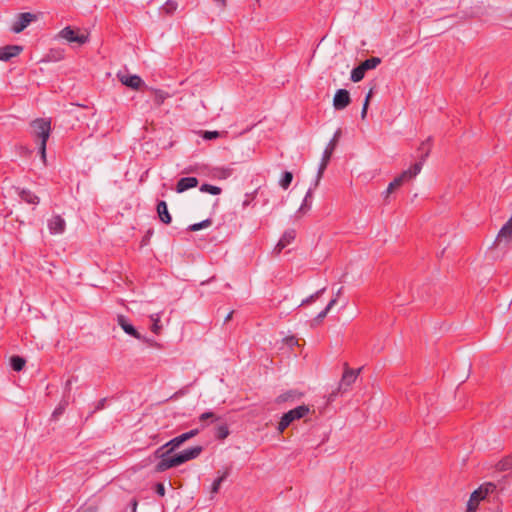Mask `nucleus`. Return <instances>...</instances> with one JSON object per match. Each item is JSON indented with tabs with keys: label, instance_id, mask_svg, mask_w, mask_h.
Segmentation results:
<instances>
[{
	"label": "nucleus",
	"instance_id": "obj_1",
	"mask_svg": "<svg viewBox=\"0 0 512 512\" xmlns=\"http://www.w3.org/2000/svg\"><path fill=\"white\" fill-rule=\"evenodd\" d=\"M496 491L497 487L494 483L486 482L473 491L469 501L476 503L478 506L481 501L492 503L494 506L493 512H502L501 506L498 503V495Z\"/></svg>",
	"mask_w": 512,
	"mask_h": 512
},
{
	"label": "nucleus",
	"instance_id": "obj_2",
	"mask_svg": "<svg viewBox=\"0 0 512 512\" xmlns=\"http://www.w3.org/2000/svg\"><path fill=\"white\" fill-rule=\"evenodd\" d=\"M428 156L429 149L422 156V159L420 161L414 163L408 170L403 171L392 182H390L385 191V197H388L390 193H392L396 188L400 187L404 183V181L410 180L414 178L416 175H418L422 169L423 163L425 162Z\"/></svg>",
	"mask_w": 512,
	"mask_h": 512
},
{
	"label": "nucleus",
	"instance_id": "obj_3",
	"mask_svg": "<svg viewBox=\"0 0 512 512\" xmlns=\"http://www.w3.org/2000/svg\"><path fill=\"white\" fill-rule=\"evenodd\" d=\"M33 135L40 143H47L51 133V119L37 118L31 122Z\"/></svg>",
	"mask_w": 512,
	"mask_h": 512
},
{
	"label": "nucleus",
	"instance_id": "obj_4",
	"mask_svg": "<svg viewBox=\"0 0 512 512\" xmlns=\"http://www.w3.org/2000/svg\"><path fill=\"white\" fill-rule=\"evenodd\" d=\"M57 36L65 39L68 43H76L78 46L87 43L89 40L88 33H82L79 28H72L71 26L64 27Z\"/></svg>",
	"mask_w": 512,
	"mask_h": 512
},
{
	"label": "nucleus",
	"instance_id": "obj_5",
	"mask_svg": "<svg viewBox=\"0 0 512 512\" xmlns=\"http://www.w3.org/2000/svg\"><path fill=\"white\" fill-rule=\"evenodd\" d=\"M38 16L31 12H23L16 15L11 26L12 32L19 34L26 29L32 22L36 21Z\"/></svg>",
	"mask_w": 512,
	"mask_h": 512
},
{
	"label": "nucleus",
	"instance_id": "obj_6",
	"mask_svg": "<svg viewBox=\"0 0 512 512\" xmlns=\"http://www.w3.org/2000/svg\"><path fill=\"white\" fill-rule=\"evenodd\" d=\"M344 372L342 375V378L338 385V391H346L349 386H351L352 383H354L357 379V376L359 372L361 371V368L355 370L351 369L348 366V363L344 364Z\"/></svg>",
	"mask_w": 512,
	"mask_h": 512
},
{
	"label": "nucleus",
	"instance_id": "obj_7",
	"mask_svg": "<svg viewBox=\"0 0 512 512\" xmlns=\"http://www.w3.org/2000/svg\"><path fill=\"white\" fill-rule=\"evenodd\" d=\"M180 465L182 464L180 463V459L177 453L174 455L167 454L162 460L158 461V463L155 465L154 471L156 473H162Z\"/></svg>",
	"mask_w": 512,
	"mask_h": 512
},
{
	"label": "nucleus",
	"instance_id": "obj_8",
	"mask_svg": "<svg viewBox=\"0 0 512 512\" xmlns=\"http://www.w3.org/2000/svg\"><path fill=\"white\" fill-rule=\"evenodd\" d=\"M117 76L123 85L131 89L139 90L141 87L147 88L142 78L138 75H127L118 73Z\"/></svg>",
	"mask_w": 512,
	"mask_h": 512
},
{
	"label": "nucleus",
	"instance_id": "obj_9",
	"mask_svg": "<svg viewBox=\"0 0 512 512\" xmlns=\"http://www.w3.org/2000/svg\"><path fill=\"white\" fill-rule=\"evenodd\" d=\"M200 430L198 428L192 429L188 432L182 433L179 436H176L169 440L167 443L169 445V448L174 452L176 449H178L182 444H184L186 441L190 440L191 438L198 435Z\"/></svg>",
	"mask_w": 512,
	"mask_h": 512
},
{
	"label": "nucleus",
	"instance_id": "obj_10",
	"mask_svg": "<svg viewBox=\"0 0 512 512\" xmlns=\"http://www.w3.org/2000/svg\"><path fill=\"white\" fill-rule=\"evenodd\" d=\"M351 103L350 93L346 89H338L333 97V106L336 110H343Z\"/></svg>",
	"mask_w": 512,
	"mask_h": 512
},
{
	"label": "nucleus",
	"instance_id": "obj_11",
	"mask_svg": "<svg viewBox=\"0 0 512 512\" xmlns=\"http://www.w3.org/2000/svg\"><path fill=\"white\" fill-rule=\"evenodd\" d=\"M117 323L126 334H128L138 340L146 341V338L143 337L137 331V329L129 322V320L124 315L117 316Z\"/></svg>",
	"mask_w": 512,
	"mask_h": 512
},
{
	"label": "nucleus",
	"instance_id": "obj_12",
	"mask_svg": "<svg viewBox=\"0 0 512 512\" xmlns=\"http://www.w3.org/2000/svg\"><path fill=\"white\" fill-rule=\"evenodd\" d=\"M23 51L20 45H6L0 48V61H10L12 58L18 56Z\"/></svg>",
	"mask_w": 512,
	"mask_h": 512
},
{
	"label": "nucleus",
	"instance_id": "obj_13",
	"mask_svg": "<svg viewBox=\"0 0 512 512\" xmlns=\"http://www.w3.org/2000/svg\"><path fill=\"white\" fill-rule=\"evenodd\" d=\"M203 451V447L200 445L190 447L188 449H185L178 454L180 463L184 464L187 461L196 459Z\"/></svg>",
	"mask_w": 512,
	"mask_h": 512
},
{
	"label": "nucleus",
	"instance_id": "obj_14",
	"mask_svg": "<svg viewBox=\"0 0 512 512\" xmlns=\"http://www.w3.org/2000/svg\"><path fill=\"white\" fill-rule=\"evenodd\" d=\"M66 222L60 215H54L48 221V228L51 234H61L65 231Z\"/></svg>",
	"mask_w": 512,
	"mask_h": 512
},
{
	"label": "nucleus",
	"instance_id": "obj_15",
	"mask_svg": "<svg viewBox=\"0 0 512 512\" xmlns=\"http://www.w3.org/2000/svg\"><path fill=\"white\" fill-rule=\"evenodd\" d=\"M309 412V406L303 404L284 413V416L292 423L295 420H299L305 417L306 415H308Z\"/></svg>",
	"mask_w": 512,
	"mask_h": 512
},
{
	"label": "nucleus",
	"instance_id": "obj_16",
	"mask_svg": "<svg viewBox=\"0 0 512 512\" xmlns=\"http://www.w3.org/2000/svg\"><path fill=\"white\" fill-rule=\"evenodd\" d=\"M199 181L196 177H183L180 178L175 186L177 193H183L188 189L197 187Z\"/></svg>",
	"mask_w": 512,
	"mask_h": 512
},
{
	"label": "nucleus",
	"instance_id": "obj_17",
	"mask_svg": "<svg viewBox=\"0 0 512 512\" xmlns=\"http://www.w3.org/2000/svg\"><path fill=\"white\" fill-rule=\"evenodd\" d=\"M512 239V220H508L498 232L496 243L501 242L509 243Z\"/></svg>",
	"mask_w": 512,
	"mask_h": 512
},
{
	"label": "nucleus",
	"instance_id": "obj_18",
	"mask_svg": "<svg viewBox=\"0 0 512 512\" xmlns=\"http://www.w3.org/2000/svg\"><path fill=\"white\" fill-rule=\"evenodd\" d=\"M337 300L333 298L329 301L324 310H322L316 317L310 321V327L315 328L322 323L328 312L336 305Z\"/></svg>",
	"mask_w": 512,
	"mask_h": 512
},
{
	"label": "nucleus",
	"instance_id": "obj_19",
	"mask_svg": "<svg viewBox=\"0 0 512 512\" xmlns=\"http://www.w3.org/2000/svg\"><path fill=\"white\" fill-rule=\"evenodd\" d=\"M157 214L160 221L164 224H170L172 221V217L168 211L167 203L163 200L158 201L156 206Z\"/></svg>",
	"mask_w": 512,
	"mask_h": 512
},
{
	"label": "nucleus",
	"instance_id": "obj_20",
	"mask_svg": "<svg viewBox=\"0 0 512 512\" xmlns=\"http://www.w3.org/2000/svg\"><path fill=\"white\" fill-rule=\"evenodd\" d=\"M302 396V392H299L297 390H289L280 394L275 401L277 404H281L288 401H295L297 399H300Z\"/></svg>",
	"mask_w": 512,
	"mask_h": 512
},
{
	"label": "nucleus",
	"instance_id": "obj_21",
	"mask_svg": "<svg viewBox=\"0 0 512 512\" xmlns=\"http://www.w3.org/2000/svg\"><path fill=\"white\" fill-rule=\"evenodd\" d=\"M341 136V130L338 129L334 135H333V138L329 141L328 145L326 146L324 152H323V157L324 158H327V159H331L332 157V154L337 146V143H338V140Z\"/></svg>",
	"mask_w": 512,
	"mask_h": 512
},
{
	"label": "nucleus",
	"instance_id": "obj_22",
	"mask_svg": "<svg viewBox=\"0 0 512 512\" xmlns=\"http://www.w3.org/2000/svg\"><path fill=\"white\" fill-rule=\"evenodd\" d=\"M18 190V196L23 200L24 202L28 204L37 205L39 203V197L34 194L29 189H17Z\"/></svg>",
	"mask_w": 512,
	"mask_h": 512
},
{
	"label": "nucleus",
	"instance_id": "obj_23",
	"mask_svg": "<svg viewBox=\"0 0 512 512\" xmlns=\"http://www.w3.org/2000/svg\"><path fill=\"white\" fill-rule=\"evenodd\" d=\"M26 360L22 356L13 355L10 357V366L13 371L20 372L24 369Z\"/></svg>",
	"mask_w": 512,
	"mask_h": 512
},
{
	"label": "nucleus",
	"instance_id": "obj_24",
	"mask_svg": "<svg viewBox=\"0 0 512 512\" xmlns=\"http://www.w3.org/2000/svg\"><path fill=\"white\" fill-rule=\"evenodd\" d=\"M147 90L151 91L154 95V102L157 106H160L164 103V101L170 96L168 92L160 90V89H153V88H146Z\"/></svg>",
	"mask_w": 512,
	"mask_h": 512
},
{
	"label": "nucleus",
	"instance_id": "obj_25",
	"mask_svg": "<svg viewBox=\"0 0 512 512\" xmlns=\"http://www.w3.org/2000/svg\"><path fill=\"white\" fill-rule=\"evenodd\" d=\"M230 474V469L226 468L222 475L218 476L212 483L211 494H217L220 490L222 482H224Z\"/></svg>",
	"mask_w": 512,
	"mask_h": 512
},
{
	"label": "nucleus",
	"instance_id": "obj_26",
	"mask_svg": "<svg viewBox=\"0 0 512 512\" xmlns=\"http://www.w3.org/2000/svg\"><path fill=\"white\" fill-rule=\"evenodd\" d=\"M313 189L314 188H309L308 191L306 192L303 202L300 208L298 209V213L305 214L307 211L310 210L313 197Z\"/></svg>",
	"mask_w": 512,
	"mask_h": 512
},
{
	"label": "nucleus",
	"instance_id": "obj_27",
	"mask_svg": "<svg viewBox=\"0 0 512 512\" xmlns=\"http://www.w3.org/2000/svg\"><path fill=\"white\" fill-rule=\"evenodd\" d=\"M178 3L174 0H167L165 4L160 8V11L167 16L173 15L177 10Z\"/></svg>",
	"mask_w": 512,
	"mask_h": 512
},
{
	"label": "nucleus",
	"instance_id": "obj_28",
	"mask_svg": "<svg viewBox=\"0 0 512 512\" xmlns=\"http://www.w3.org/2000/svg\"><path fill=\"white\" fill-rule=\"evenodd\" d=\"M172 450L169 448L168 443H165L164 445L157 448L152 457L154 459H158L159 461L162 460L167 454H172Z\"/></svg>",
	"mask_w": 512,
	"mask_h": 512
},
{
	"label": "nucleus",
	"instance_id": "obj_29",
	"mask_svg": "<svg viewBox=\"0 0 512 512\" xmlns=\"http://www.w3.org/2000/svg\"><path fill=\"white\" fill-rule=\"evenodd\" d=\"M381 63V58L371 57L360 63L363 69L367 72L368 70L375 69Z\"/></svg>",
	"mask_w": 512,
	"mask_h": 512
},
{
	"label": "nucleus",
	"instance_id": "obj_30",
	"mask_svg": "<svg viewBox=\"0 0 512 512\" xmlns=\"http://www.w3.org/2000/svg\"><path fill=\"white\" fill-rule=\"evenodd\" d=\"M365 73L366 71L359 64L358 66L352 69L350 79L354 83L360 82L364 78Z\"/></svg>",
	"mask_w": 512,
	"mask_h": 512
},
{
	"label": "nucleus",
	"instance_id": "obj_31",
	"mask_svg": "<svg viewBox=\"0 0 512 512\" xmlns=\"http://www.w3.org/2000/svg\"><path fill=\"white\" fill-rule=\"evenodd\" d=\"M229 433L230 432L227 424H221L215 428L214 436L218 440H224L228 437Z\"/></svg>",
	"mask_w": 512,
	"mask_h": 512
},
{
	"label": "nucleus",
	"instance_id": "obj_32",
	"mask_svg": "<svg viewBox=\"0 0 512 512\" xmlns=\"http://www.w3.org/2000/svg\"><path fill=\"white\" fill-rule=\"evenodd\" d=\"M496 469L501 472L512 469V456H506L503 459H501L496 464Z\"/></svg>",
	"mask_w": 512,
	"mask_h": 512
},
{
	"label": "nucleus",
	"instance_id": "obj_33",
	"mask_svg": "<svg viewBox=\"0 0 512 512\" xmlns=\"http://www.w3.org/2000/svg\"><path fill=\"white\" fill-rule=\"evenodd\" d=\"M329 161H330L329 159L324 158L322 156L321 162H320L319 167H318L317 177H316V180H315L314 188H316L318 186L319 181L322 178V176L324 174V171L326 170V168L328 166Z\"/></svg>",
	"mask_w": 512,
	"mask_h": 512
},
{
	"label": "nucleus",
	"instance_id": "obj_34",
	"mask_svg": "<svg viewBox=\"0 0 512 512\" xmlns=\"http://www.w3.org/2000/svg\"><path fill=\"white\" fill-rule=\"evenodd\" d=\"M292 180H293V174L292 172L290 171H285L283 172L280 180H279V185L284 189H288L289 186L291 185L292 183Z\"/></svg>",
	"mask_w": 512,
	"mask_h": 512
},
{
	"label": "nucleus",
	"instance_id": "obj_35",
	"mask_svg": "<svg viewBox=\"0 0 512 512\" xmlns=\"http://www.w3.org/2000/svg\"><path fill=\"white\" fill-rule=\"evenodd\" d=\"M200 191L203 192V193H209V194H212V195H219V194H221L222 189L220 187H218V186H215V185H211V184H208V183H203L200 186Z\"/></svg>",
	"mask_w": 512,
	"mask_h": 512
},
{
	"label": "nucleus",
	"instance_id": "obj_36",
	"mask_svg": "<svg viewBox=\"0 0 512 512\" xmlns=\"http://www.w3.org/2000/svg\"><path fill=\"white\" fill-rule=\"evenodd\" d=\"M325 290H326L325 287L319 289L315 293H313L310 296H308L307 298L303 299L299 306H304V305L313 303L314 301H316L318 298H320L322 296V294L325 292Z\"/></svg>",
	"mask_w": 512,
	"mask_h": 512
},
{
	"label": "nucleus",
	"instance_id": "obj_37",
	"mask_svg": "<svg viewBox=\"0 0 512 512\" xmlns=\"http://www.w3.org/2000/svg\"><path fill=\"white\" fill-rule=\"evenodd\" d=\"M68 404H69V401L66 398V396H64L63 399L58 404V406L53 411L52 417L56 419V418H58V416L62 415L64 413L66 407L68 406Z\"/></svg>",
	"mask_w": 512,
	"mask_h": 512
},
{
	"label": "nucleus",
	"instance_id": "obj_38",
	"mask_svg": "<svg viewBox=\"0 0 512 512\" xmlns=\"http://www.w3.org/2000/svg\"><path fill=\"white\" fill-rule=\"evenodd\" d=\"M212 224V220L210 218L205 219L201 222L194 223L188 227L189 231H199L201 229L207 228Z\"/></svg>",
	"mask_w": 512,
	"mask_h": 512
},
{
	"label": "nucleus",
	"instance_id": "obj_39",
	"mask_svg": "<svg viewBox=\"0 0 512 512\" xmlns=\"http://www.w3.org/2000/svg\"><path fill=\"white\" fill-rule=\"evenodd\" d=\"M295 238H296V231L294 229H288L283 233V235L280 239L286 245H289L291 242H293L295 240Z\"/></svg>",
	"mask_w": 512,
	"mask_h": 512
},
{
	"label": "nucleus",
	"instance_id": "obj_40",
	"mask_svg": "<svg viewBox=\"0 0 512 512\" xmlns=\"http://www.w3.org/2000/svg\"><path fill=\"white\" fill-rule=\"evenodd\" d=\"M428 149L430 152L431 151V138L430 137L421 143V145L418 149L421 152V155H420L418 161H420L422 159V156L427 152Z\"/></svg>",
	"mask_w": 512,
	"mask_h": 512
},
{
	"label": "nucleus",
	"instance_id": "obj_41",
	"mask_svg": "<svg viewBox=\"0 0 512 512\" xmlns=\"http://www.w3.org/2000/svg\"><path fill=\"white\" fill-rule=\"evenodd\" d=\"M207 419H211L212 421H217V420H219V417H217L216 414L211 411H206L199 416V420L201 422H203Z\"/></svg>",
	"mask_w": 512,
	"mask_h": 512
},
{
	"label": "nucleus",
	"instance_id": "obj_42",
	"mask_svg": "<svg viewBox=\"0 0 512 512\" xmlns=\"http://www.w3.org/2000/svg\"><path fill=\"white\" fill-rule=\"evenodd\" d=\"M151 320L153 321V324L151 326L152 332L155 334H159V331L161 329V325L159 324L160 323L159 317L157 315H156V317H154V315H152Z\"/></svg>",
	"mask_w": 512,
	"mask_h": 512
},
{
	"label": "nucleus",
	"instance_id": "obj_43",
	"mask_svg": "<svg viewBox=\"0 0 512 512\" xmlns=\"http://www.w3.org/2000/svg\"><path fill=\"white\" fill-rule=\"evenodd\" d=\"M290 424H291V422L283 414L281 419H280V421H279V423H278L277 430L280 433H282Z\"/></svg>",
	"mask_w": 512,
	"mask_h": 512
},
{
	"label": "nucleus",
	"instance_id": "obj_44",
	"mask_svg": "<svg viewBox=\"0 0 512 512\" xmlns=\"http://www.w3.org/2000/svg\"><path fill=\"white\" fill-rule=\"evenodd\" d=\"M220 137V132L218 131H203L202 138L205 140H212Z\"/></svg>",
	"mask_w": 512,
	"mask_h": 512
},
{
	"label": "nucleus",
	"instance_id": "obj_45",
	"mask_svg": "<svg viewBox=\"0 0 512 512\" xmlns=\"http://www.w3.org/2000/svg\"><path fill=\"white\" fill-rule=\"evenodd\" d=\"M46 145L47 143H39L38 152L41 156V159L44 163H46Z\"/></svg>",
	"mask_w": 512,
	"mask_h": 512
},
{
	"label": "nucleus",
	"instance_id": "obj_46",
	"mask_svg": "<svg viewBox=\"0 0 512 512\" xmlns=\"http://www.w3.org/2000/svg\"><path fill=\"white\" fill-rule=\"evenodd\" d=\"M165 492H166V490H165V486H164V484H163V483H160V482H159V483H157V484L155 485V493H156L158 496L163 497V496L165 495Z\"/></svg>",
	"mask_w": 512,
	"mask_h": 512
},
{
	"label": "nucleus",
	"instance_id": "obj_47",
	"mask_svg": "<svg viewBox=\"0 0 512 512\" xmlns=\"http://www.w3.org/2000/svg\"><path fill=\"white\" fill-rule=\"evenodd\" d=\"M105 403H106V398H102V399H100V400L96 403L95 408L93 409V411L91 412V414H94V413H96L97 411L102 410V409L105 407Z\"/></svg>",
	"mask_w": 512,
	"mask_h": 512
},
{
	"label": "nucleus",
	"instance_id": "obj_48",
	"mask_svg": "<svg viewBox=\"0 0 512 512\" xmlns=\"http://www.w3.org/2000/svg\"><path fill=\"white\" fill-rule=\"evenodd\" d=\"M56 53H57V54H54V51H53V50H51V51H50V53L47 55V57H48L49 59H53V60H55V61L60 60V59H62V58H63V53H62V52H56Z\"/></svg>",
	"mask_w": 512,
	"mask_h": 512
},
{
	"label": "nucleus",
	"instance_id": "obj_49",
	"mask_svg": "<svg viewBox=\"0 0 512 512\" xmlns=\"http://www.w3.org/2000/svg\"><path fill=\"white\" fill-rule=\"evenodd\" d=\"M286 246H287V245H286L284 242H282V240L280 239V240L278 241V243L276 244L275 248H274V252H275L276 254H280V253H281V251H282Z\"/></svg>",
	"mask_w": 512,
	"mask_h": 512
},
{
	"label": "nucleus",
	"instance_id": "obj_50",
	"mask_svg": "<svg viewBox=\"0 0 512 512\" xmlns=\"http://www.w3.org/2000/svg\"><path fill=\"white\" fill-rule=\"evenodd\" d=\"M73 380H77V378H74V377H71L70 379H68L65 383V395L66 394H69L71 389H72V382Z\"/></svg>",
	"mask_w": 512,
	"mask_h": 512
},
{
	"label": "nucleus",
	"instance_id": "obj_51",
	"mask_svg": "<svg viewBox=\"0 0 512 512\" xmlns=\"http://www.w3.org/2000/svg\"><path fill=\"white\" fill-rule=\"evenodd\" d=\"M478 505L474 502L468 501L466 512H476Z\"/></svg>",
	"mask_w": 512,
	"mask_h": 512
},
{
	"label": "nucleus",
	"instance_id": "obj_52",
	"mask_svg": "<svg viewBox=\"0 0 512 512\" xmlns=\"http://www.w3.org/2000/svg\"><path fill=\"white\" fill-rule=\"evenodd\" d=\"M368 100L367 101H364L363 103V107H362V111H361V118L364 119L366 117V114H367V110H368Z\"/></svg>",
	"mask_w": 512,
	"mask_h": 512
},
{
	"label": "nucleus",
	"instance_id": "obj_53",
	"mask_svg": "<svg viewBox=\"0 0 512 512\" xmlns=\"http://www.w3.org/2000/svg\"><path fill=\"white\" fill-rule=\"evenodd\" d=\"M340 391H338V388L334 391H332L329 395H328V402H332L335 400V398L337 397L338 393Z\"/></svg>",
	"mask_w": 512,
	"mask_h": 512
},
{
	"label": "nucleus",
	"instance_id": "obj_54",
	"mask_svg": "<svg viewBox=\"0 0 512 512\" xmlns=\"http://www.w3.org/2000/svg\"><path fill=\"white\" fill-rule=\"evenodd\" d=\"M286 343L290 346L297 344V339L294 336L286 338Z\"/></svg>",
	"mask_w": 512,
	"mask_h": 512
},
{
	"label": "nucleus",
	"instance_id": "obj_55",
	"mask_svg": "<svg viewBox=\"0 0 512 512\" xmlns=\"http://www.w3.org/2000/svg\"><path fill=\"white\" fill-rule=\"evenodd\" d=\"M130 506H131V512H137L138 502L135 498L132 499Z\"/></svg>",
	"mask_w": 512,
	"mask_h": 512
},
{
	"label": "nucleus",
	"instance_id": "obj_56",
	"mask_svg": "<svg viewBox=\"0 0 512 512\" xmlns=\"http://www.w3.org/2000/svg\"><path fill=\"white\" fill-rule=\"evenodd\" d=\"M234 311H230L224 319V322H228L232 319Z\"/></svg>",
	"mask_w": 512,
	"mask_h": 512
},
{
	"label": "nucleus",
	"instance_id": "obj_57",
	"mask_svg": "<svg viewBox=\"0 0 512 512\" xmlns=\"http://www.w3.org/2000/svg\"><path fill=\"white\" fill-rule=\"evenodd\" d=\"M372 93H373V90L371 89V90L367 93V95H366V97H365V100H364V101H367V100H368V103H369V102H370V99H371V97H372Z\"/></svg>",
	"mask_w": 512,
	"mask_h": 512
},
{
	"label": "nucleus",
	"instance_id": "obj_58",
	"mask_svg": "<svg viewBox=\"0 0 512 512\" xmlns=\"http://www.w3.org/2000/svg\"><path fill=\"white\" fill-rule=\"evenodd\" d=\"M343 287H340L336 293V296L334 298H338V296L342 293Z\"/></svg>",
	"mask_w": 512,
	"mask_h": 512
},
{
	"label": "nucleus",
	"instance_id": "obj_59",
	"mask_svg": "<svg viewBox=\"0 0 512 512\" xmlns=\"http://www.w3.org/2000/svg\"><path fill=\"white\" fill-rule=\"evenodd\" d=\"M87 511H88V512H96V509H95V508H93V507H90V508H88V509H87Z\"/></svg>",
	"mask_w": 512,
	"mask_h": 512
},
{
	"label": "nucleus",
	"instance_id": "obj_60",
	"mask_svg": "<svg viewBox=\"0 0 512 512\" xmlns=\"http://www.w3.org/2000/svg\"><path fill=\"white\" fill-rule=\"evenodd\" d=\"M149 235H151V231H148L147 235L144 237L143 240H145L146 238H149Z\"/></svg>",
	"mask_w": 512,
	"mask_h": 512
},
{
	"label": "nucleus",
	"instance_id": "obj_61",
	"mask_svg": "<svg viewBox=\"0 0 512 512\" xmlns=\"http://www.w3.org/2000/svg\"><path fill=\"white\" fill-rule=\"evenodd\" d=\"M509 220H512V216L510 217V219H509Z\"/></svg>",
	"mask_w": 512,
	"mask_h": 512
}]
</instances>
